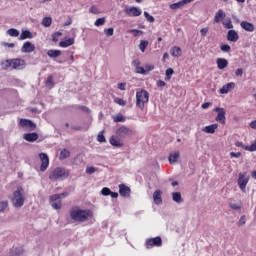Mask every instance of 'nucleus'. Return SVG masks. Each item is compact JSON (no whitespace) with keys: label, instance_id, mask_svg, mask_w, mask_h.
<instances>
[{"label":"nucleus","instance_id":"f257e3e1","mask_svg":"<svg viewBox=\"0 0 256 256\" xmlns=\"http://www.w3.org/2000/svg\"><path fill=\"white\" fill-rule=\"evenodd\" d=\"M70 217L72 221H76L78 223H85V221H89L91 217H93V212L91 210H81V208L76 207L70 211Z\"/></svg>","mask_w":256,"mask_h":256},{"label":"nucleus","instance_id":"f03ea898","mask_svg":"<svg viewBox=\"0 0 256 256\" xmlns=\"http://www.w3.org/2000/svg\"><path fill=\"white\" fill-rule=\"evenodd\" d=\"M69 175H71V172L69 170L57 167L54 170H52L49 174L50 181H65V179L69 178Z\"/></svg>","mask_w":256,"mask_h":256},{"label":"nucleus","instance_id":"7ed1b4c3","mask_svg":"<svg viewBox=\"0 0 256 256\" xmlns=\"http://www.w3.org/2000/svg\"><path fill=\"white\" fill-rule=\"evenodd\" d=\"M13 207L16 209H21L25 205V191L18 187L16 191L13 192V196L10 198Z\"/></svg>","mask_w":256,"mask_h":256},{"label":"nucleus","instance_id":"20e7f679","mask_svg":"<svg viewBox=\"0 0 256 256\" xmlns=\"http://www.w3.org/2000/svg\"><path fill=\"white\" fill-rule=\"evenodd\" d=\"M145 103H149V92L142 89L136 93V107H139L143 111L145 109Z\"/></svg>","mask_w":256,"mask_h":256},{"label":"nucleus","instance_id":"39448f33","mask_svg":"<svg viewBox=\"0 0 256 256\" xmlns=\"http://www.w3.org/2000/svg\"><path fill=\"white\" fill-rule=\"evenodd\" d=\"M61 197H67L66 193L54 194L50 197V203L53 209L59 210L62 207Z\"/></svg>","mask_w":256,"mask_h":256},{"label":"nucleus","instance_id":"423d86ee","mask_svg":"<svg viewBox=\"0 0 256 256\" xmlns=\"http://www.w3.org/2000/svg\"><path fill=\"white\" fill-rule=\"evenodd\" d=\"M247 183H249V176L247 175V173H240L238 178V186L239 189L243 191V193H245L247 189Z\"/></svg>","mask_w":256,"mask_h":256},{"label":"nucleus","instance_id":"0eeeda50","mask_svg":"<svg viewBox=\"0 0 256 256\" xmlns=\"http://www.w3.org/2000/svg\"><path fill=\"white\" fill-rule=\"evenodd\" d=\"M116 135L120 139H127V137H131L133 135V130L127 128L126 126H122L116 130Z\"/></svg>","mask_w":256,"mask_h":256},{"label":"nucleus","instance_id":"6e6552de","mask_svg":"<svg viewBox=\"0 0 256 256\" xmlns=\"http://www.w3.org/2000/svg\"><path fill=\"white\" fill-rule=\"evenodd\" d=\"M8 67H12V69H24L25 68V60L23 59H13L6 60Z\"/></svg>","mask_w":256,"mask_h":256},{"label":"nucleus","instance_id":"1a4fd4ad","mask_svg":"<svg viewBox=\"0 0 256 256\" xmlns=\"http://www.w3.org/2000/svg\"><path fill=\"white\" fill-rule=\"evenodd\" d=\"M19 125L28 131H35V129H37V124L29 119H21Z\"/></svg>","mask_w":256,"mask_h":256},{"label":"nucleus","instance_id":"9d476101","mask_svg":"<svg viewBox=\"0 0 256 256\" xmlns=\"http://www.w3.org/2000/svg\"><path fill=\"white\" fill-rule=\"evenodd\" d=\"M39 157L41 161L40 171L45 172L47 167H49V156L45 153H40Z\"/></svg>","mask_w":256,"mask_h":256},{"label":"nucleus","instance_id":"9b49d317","mask_svg":"<svg viewBox=\"0 0 256 256\" xmlns=\"http://www.w3.org/2000/svg\"><path fill=\"white\" fill-rule=\"evenodd\" d=\"M214 111L218 113L216 116V121H218V123H221L222 125H225V108L216 107L214 108Z\"/></svg>","mask_w":256,"mask_h":256},{"label":"nucleus","instance_id":"f8f14e48","mask_svg":"<svg viewBox=\"0 0 256 256\" xmlns=\"http://www.w3.org/2000/svg\"><path fill=\"white\" fill-rule=\"evenodd\" d=\"M146 245L147 247H161V245H163V240L160 236L150 238L146 241Z\"/></svg>","mask_w":256,"mask_h":256},{"label":"nucleus","instance_id":"ddd939ff","mask_svg":"<svg viewBox=\"0 0 256 256\" xmlns=\"http://www.w3.org/2000/svg\"><path fill=\"white\" fill-rule=\"evenodd\" d=\"M125 13L129 17H139L141 15L142 11H141V8L132 6V7L126 8Z\"/></svg>","mask_w":256,"mask_h":256},{"label":"nucleus","instance_id":"4468645a","mask_svg":"<svg viewBox=\"0 0 256 256\" xmlns=\"http://www.w3.org/2000/svg\"><path fill=\"white\" fill-rule=\"evenodd\" d=\"M119 193L121 197H131V188H129L125 184H120L119 185Z\"/></svg>","mask_w":256,"mask_h":256},{"label":"nucleus","instance_id":"2eb2a0df","mask_svg":"<svg viewBox=\"0 0 256 256\" xmlns=\"http://www.w3.org/2000/svg\"><path fill=\"white\" fill-rule=\"evenodd\" d=\"M226 39L232 43H237L239 41V34L235 30H229Z\"/></svg>","mask_w":256,"mask_h":256},{"label":"nucleus","instance_id":"dca6fc26","mask_svg":"<svg viewBox=\"0 0 256 256\" xmlns=\"http://www.w3.org/2000/svg\"><path fill=\"white\" fill-rule=\"evenodd\" d=\"M23 139H25V141H28L29 143H35V141L39 139V134H37V132L25 133L23 135Z\"/></svg>","mask_w":256,"mask_h":256},{"label":"nucleus","instance_id":"f3484780","mask_svg":"<svg viewBox=\"0 0 256 256\" xmlns=\"http://www.w3.org/2000/svg\"><path fill=\"white\" fill-rule=\"evenodd\" d=\"M193 1L195 0H181L179 2L173 3L170 5V9H181L183 7H185V5L189 4V3H193Z\"/></svg>","mask_w":256,"mask_h":256},{"label":"nucleus","instance_id":"a211bd4d","mask_svg":"<svg viewBox=\"0 0 256 256\" xmlns=\"http://www.w3.org/2000/svg\"><path fill=\"white\" fill-rule=\"evenodd\" d=\"M22 53H33L35 51V46L31 42H25L21 48Z\"/></svg>","mask_w":256,"mask_h":256},{"label":"nucleus","instance_id":"6ab92c4d","mask_svg":"<svg viewBox=\"0 0 256 256\" xmlns=\"http://www.w3.org/2000/svg\"><path fill=\"white\" fill-rule=\"evenodd\" d=\"M240 26L242 29H244V31H248L249 33H253V31H255V25H253L251 22L242 21Z\"/></svg>","mask_w":256,"mask_h":256},{"label":"nucleus","instance_id":"aec40b11","mask_svg":"<svg viewBox=\"0 0 256 256\" xmlns=\"http://www.w3.org/2000/svg\"><path fill=\"white\" fill-rule=\"evenodd\" d=\"M234 87H235L234 82L227 83L226 85L222 86L219 93H221V95H227V93H229V91L233 90Z\"/></svg>","mask_w":256,"mask_h":256},{"label":"nucleus","instance_id":"412c9836","mask_svg":"<svg viewBox=\"0 0 256 256\" xmlns=\"http://www.w3.org/2000/svg\"><path fill=\"white\" fill-rule=\"evenodd\" d=\"M161 195H162L161 190H156L153 193V201L155 205H161L163 203V198L161 197Z\"/></svg>","mask_w":256,"mask_h":256},{"label":"nucleus","instance_id":"4be33fe9","mask_svg":"<svg viewBox=\"0 0 256 256\" xmlns=\"http://www.w3.org/2000/svg\"><path fill=\"white\" fill-rule=\"evenodd\" d=\"M110 144L112 147H123V142H121V138L116 136H111L110 138Z\"/></svg>","mask_w":256,"mask_h":256},{"label":"nucleus","instance_id":"5701e85b","mask_svg":"<svg viewBox=\"0 0 256 256\" xmlns=\"http://www.w3.org/2000/svg\"><path fill=\"white\" fill-rule=\"evenodd\" d=\"M216 63H217L218 69L220 70L227 68V65H229V61H227V59L225 58H218L216 60Z\"/></svg>","mask_w":256,"mask_h":256},{"label":"nucleus","instance_id":"b1692460","mask_svg":"<svg viewBox=\"0 0 256 256\" xmlns=\"http://www.w3.org/2000/svg\"><path fill=\"white\" fill-rule=\"evenodd\" d=\"M219 127V124H212L209 126H205L202 131L204 133H209L210 135H213L215 133V130Z\"/></svg>","mask_w":256,"mask_h":256},{"label":"nucleus","instance_id":"393cba45","mask_svg":"<svg viewBox=\"0 0 256 256\" xmlns=\"http://www.w3.org/2000/svg\"><path fill=\"white\" fill-rule=\"evenodd\" d=\"M71 45H75V38H68L66 40L60 41L59 46L60 47H71Z\"/></svg>","mask_w":256,"mask_h":256},{"label":"nucleus","instance_id":"a878e982","mask_svg":"<svg viewBox=\"0 0 256 256\" xmlns=\"http://www.w3.org/2000/svg\"><path fill=\"white\" fill-rule=\"evenodd\" d=\"M179 156H180V152L176 151L172 154L169 155L168 161L171 165L177 163V161H179Z\"/></svg>","mask_w":256,"mask_h":256},{"label":"nucleus","instance_id":"bb28decb","mask_svg":"<svg viewBox=\"0 0 256 256\" xmlns=\"http://www.w3.org/2000/svg\"><path fill=\"white\" fill-rule=\"evenodd\" d=\"M225 18V12L223 10H218L214 16V23H221V19Z\"/></svg>","mask_w":256,"mask_h":256},{"label":"nucleus","instance_id":"cd10ccee","mask_svg":"<svg viewBox=\"0 0 256 256\" xmlns=\"http://www.w3.org/2000/svg\"><path fill=\"white\" fill-rule=\"evenodd\" d=\"M170 53L172 55V57H181L182 55V51H181V48L178 47V46H173L170 50Z\"/></svg>","mask_w":256,"mask_h":256},{"label":"nucleus","instance_id":"c85d7f7f","mask_svg":"<svg viewBox=\"0 0 256 256\" xmlns=\"http://www.w3.org/2000/svg\"><path fill=\"white\" fill-rule=\"evenodd\" d=\"M19 39L20 41H24V39H33V33H31L29 30H24L22 31Z\"/></svg>","mask_w":256,"mask_h":256},{"label":"nucleus","instance_id":"c756f323","mask_svg":"<svg viewBox=\"0 0 256 256\" xmlns=\"http://www.w3.org/2000/svg\"><path fill=\"white\" fill-rule=\"evenodd\" d=\"M47 55L50 59H57V57H61V50H48Z\"/></svg>","mask_w":256,"mask_h":256},{"label":"nucleus","instance_id":"7c9ffc66","mask_svg":"<svg viewBox=\"0 0 256 256\" xmlns=\"http://www.w3.org/2000/svg\"><path fill=\"white\" fill-rule=\"evenodd\" d=\"M112 119L114 123H125V121H127V118L123 116V114H117L115 116H112Z\"/></svg>","mask_w":256,"mask_h":256},{"label":"nucleus","instance_id":"2f4dec72","mask_svg":"<svg viewBox=\"0 0 256 256\" xmlns=\"http://www.w3.org/2000/svg\"><path fill=\"white\" fill-rule=\"evenodd\" d=\"M172 200L175 203H183V197L181 196V192H173L172 193Z\"/></svg>","mask_w":256,"mask_h":256},{"label":"nucleus","instance_id":"473e14b6","mask_svg":"<svg viewBox=\"0 0 256 256\" xmlns=\"http://www.w3.org/2000/svg\"><path fill=\"white\" fill-rule=\"evenodd\" d=\"M68 157H71V152L67 149L61 150L59 159L63 161L65 159H68Z\"/></svg>","mask_w":256,"mask_h":256},{"label":"nucleus","instance_id":"72a5a7b5","mask_svg":"<svg viewBox=\"0 0 256 256\" xmlns=\"http://www.w3.org/2000/svg\"><path fill=\"white\" fill-rule=\"evenodd\" d=\"M148 46H149V41H147V40H141L140 44L138 45V47L142 53H145V49H147Z\"/></svg>","mask_w":256,"mask_h":256},{"label":"nucleus","instance_id":"f704fd0d","mask_svg":"<svg viewBox=\"0 0 256 256\" xmlns=\"http://www.w3.org/2000/svg\"><path fill=\"white\" fill-rule=\"evenodd\" d=\"M53 23V19L51 17H44L42 19V25L43 27H51V24Z\"/></svg>","mask_w":256,"mask_h":256},{"label":"nucleus","instance_id":"c9c22d12","mask_svg":"<svg viewBox=\"0 0 256 256\" xmlns=\"http://www.w3.org/2000/svg\"><path fill=\"white\" fill-rule=\"evenodd\" d=\"M174 73H175V70H173V68H168L166 70L165 81H171V78L173 77Z\"/></svg>","mask_w":256,"mask_h":256},{"label":"nucleus","instance_id":"e433bc0d","mask_svg":"<svg viewBox=\"0 0 256 256\" xmlns=\"http://www.w3.org/2000/svg\"><path fill=\"white\" fill-rule=\"evenodd\" d=\"M7 35H10V37H19V30L10 28L7 30Z\"/></svg>","mask_w":256,"mask_h":256},{"label":"nucleus","instance_id":"4c0bfd02","mask_svg":"<svg viewBox=\"0 0 256 256\" xmlns=\"http://www.w3.org/2000/svg\"><path fill=\"white\" fill-rule=\"evenodd\" d=\"M7 207H9V201L4 200L0 202V213L5 212V209H7Z\"/></svg>","mask_w":256,"mask_h":256},{"label":"nucleus","instance_id":"58836bf2","mask_svg":"<svg viewBox=\"0 0 256 256\" xmlns=\"http://www.w3.org/2000/svg\"><path fill=\"white\" fill-rule=\"evenodd\" d=\"M220 50L223 53H231V46L229 44H222L220 45Z\"/></svg>","mask_w":256,"mask_h":256},{"label":"nucleus","instance_id":"ea45409f","mask_svg":"<svg viewBox=\"0 0 256 256\" xmlns=\"http://www.w3.org/2000/svg\"><path fill=\"white\" fill-rule=\"evenodd\" d=\"M105 131H101L97 136V141L99 143H107V139H105V135H103Z\"/></svg>","mask_w":256,"mask_h":256},{"label":"nucleus","instance_id":"a19ab883","mask_svg":"<svg viewBox=\"0 0 256 256\" xmlns=\"http://www.w3.org/2000/svg\"><path fill=\"white\" fill-rule=\"evenodd\" d=\"M229 207L230 209H232L233 211H241V204H237V203H229Z\"/></svg>","mask_w":256,"mask_h":256},{"label":"nucleus","instance_id":"79ce46f5","mask_svg":"<svg viewBox=\"0 0 256 256\" xmlns=\"http://www.w3.org/2000/svg\"><path fill=\"white\" fill-rule=\"evenodd\" d=\"M59 37H63V33L62 32H55L52 34V41L54 43H57V41H59Z\"/></svg>","mask_w":256,"mask_h":256},{"label":"nucleus","instance_id":"37998d69","mask_svg":"<svg viewBox=\"0 0 256 256\" xmlns=\"http://www.w3.org/2000/svg\"><path fill=\"white\" fill-rule=\"evenodd\" d=\"M144 17L148 23H155V17L148 14V12H144Z\"/></svg>","mask_w":256,"mask_h":256},{"label":"nucleus","instance_id":"c03bdc74","mask_svg":"<svg viewBox=\"0 0 256 256\" xmlns=\"http://www.w3.org/2000/svg\"><path fill=\"white\" fill-rule=\"evenodd\" d=\"M94 25H95L96 27H101V25H105V17L98 18V19L95 21Z\"/></svg>","mask_w":256,"mask_h":256},{"label":"nucleus","instance_id":"a18cd8bd","mask_svg":"<svg viewBox=\"0 0 256 256\" xmlns=\"http://www.w3.org/2000/svg\"><path fill=\"white\" fill-rule=\"evenodd\" d=\"M101 194L104 195V197H109V195H111V189H109L108 187H104L101 190Z\"/></svg>","mask_w":256,"mask_h":256},{"label":"nucleus","instance_id":"49530a36","mask_svg":"<svg viewBox=\"0 0 256 256\" xmlns=\"http://www.w3.org/2000/svg\"><path fill=\"white\" fill-rule=\"evenodd\" d=\"M47 87H55V84L53 83V76H48L46 80Z\"/></svg>","mask_w":256,"mask_h":256},{"label":"nucleus","instance_id":"de8ad7c7","mask_svg":"<svg viewBox=\"0 0 256 256\" xmlns=\"http://www.w3.org/2000/svg\"><path fill=\"white\" fill-rule=\"evenodd\" d=\"M246 223V216L242 215L237 223L238 227H243V225H245Z\"/></svg>","mask_w":256,"mask_h":256},{"label":"nucleus","instance_id":"09e8293b","mask_svg":"<svg viewBox=\"0 0 256 256\" xmlns=\"http://www.w3.org/2000/svg\"><path fill=\"white\" fill-rule=\"evenodd\" d=\"M114 29L113 28H107L104 30L105 35H107V37H113V33H114Z\"/></svg>","mask_w":256,"mask_h":256},{"label":"nucleus","instance_id":"8fccbe9b","mask_svg":"<svg viewBox=\"0 0 256 256\" xmlns=\"http://www.w3.org/2000/svg\"><path fill=\"white\" fill-rule=\"evenodd\" d=\"M115 103H117L118 105H121L122 107H125V105H127V102L123 100V98H116Z\"/></svg>","mask_w":256,"mask_h":256},{"label":"nucleus","instance_id":"3c124183","mask_svg":"<svg viewBox=\"0 0 256 256\" xmlns=\"http://www.w3.org/2000/svg\"><path fill=\"white\" fill-rule=\"evenodd\" d=\"M136 73H139L140 75H145L146 71L145 68L141 67V66H137L135 68Z\"/></svg>","mask_w":256,"mask_h":256},{"label":"nucleus","instance_id":"603ef678","mask_svg":"<svg viewBox=\"0 0 256 256\" xmlns=\"http://www.w3.org/2000/svg\"><path fill=\"white\" fill-rule=\"evenodd\" d=\"M130 33H134V37H139V35H143V31L137 29L130 30Z\"/></svg>","mask_w":256,"mask_h":256},{"label":"nucleus","instance_id":"864d4df0","mask_svg":"<svg viewBox=\"0 0 256 256\" xmlns=\"http://www.w3.org/2000/svg\"><path fill=\"white\" fill-rule=\"evenodd\" d=\"M236 147H242V149H245V151H247V149H249L250 146H246L245 144H243V142H239L237 141L235 143Z\"/></svg>","mask_w":256,"mask_h":256},{"label":"nucleus","instance_id":"5fc2aeb1","mask_svg":"<svg viewBox=\"0 0 256 256\" xmlns=\"http://www.w3.org/2000/svg\"><path fill=\"white\" fill-rule=\"evenodd\" d=\"M78 109H80V111H83L84 113H91V109H89V107L87 106H78Z\"/></svg>","mask_w":256,"mask_h":256},{"label":"nucleus","instance_id":"6e6d98bb","mask_svg":"<svg viewBox=\"0 0 256 256\" xmlns=\"http://www.w3.org/2000/svg\"><path fill=\"white\" fill-rule=\"evenodd\" d=\"M95 171H96V169L93 166L86 168V173L88 175H93V173H95Z\"/></svg>","mask_w":256,"mask_h":256},{"label":"nucleus","instance_id":"4d7b16f0","mask_svg":"<svg viewBox=\"0 0 256 256\" xmlns=\"http://www.w3.org/2000/svg\"><path fill=\"white\" fill-rule=\"evenodd\" d=\"M89 12L93 13L94 15H99V9H97V6H92Z\"/></svg>","mask_w":256,"mask_h":256},{"label":"nucleus","instance_id":"13d9d810","mask_svg":"<svg viewBox=\"0 0 256 256\" xmlns=\"http://www.w3.org/2000/svg\"><path fill=\"white\" fill-rule=\"evenodd\" d=\"M235 76H236V77H243V68H238V69L235 71Z\"/></svg>","mask_w":256,"mask_h":256},{"label":"nucleus","instance_id":"bf43d9fd","mask_svg":"<svg viewBox=\"0 0 256 256\" xmlns=\"http://www.w3.org/2000/svg\"><path fill=\"white\" fill-rule=\"evenodd\" d=\"M246 149L247 151H251V152L256 151V140L254 141L253 144L250 145L249 148H246Z\"/></svg>","mask_w":256,"mask_h":256},{"label":"nucleus","instance_id":"052dcab7","mask_svg":"<svg viewBox=\"0 0 256 256\" xmlns=\"http://www.w3.org/2000/svg\"><path fill=\"white\" fill-rule=\"evenodd\" d=\"M200 33H201V35H202V37H205L206 35H207V33H209V28H202L201 30H200Z\"/></svg>","mask_w":256,"mask_h":256},{"label":"nucleus","instance_id":"680f3d73","mask_svg":"<svg viewBox=\"0 0 256 256\" xmlns=\"http://www.w3.org/2000/svg\"><path fill=\"white\" fill-rule=\"evenodd\" d=\"M167 83L163 80H158L157 81V87H166Z\"/></svg>","mask_w":256,"mask_h":256},{"label":"nucleus","instance_id":"e2e57ef3","mask_svg":"<svg viewBox=\"0 0 256 256\" xmlns=\"http://www.w3.org/2000/svg\"><path fill=\"white\" fill-rule=\"evenodd\" d=\"M126 86L127 84L125 82L118 83V89H120V91H125Z\"/></svg>","mask_w":256,"mask_h":256},{"label":"nucleus","instance_id":"0e129e2a","mask_svg":"<svg viewBox=\"0 0 256 256\" xmlns=\"http://www.w3.org/2000/svg\"><path fill=\"white\" fill-rule=\"evenodd\" d=\"M226 29H233V22L231 20H228V22L225 23Z\"/></svg>","mask_w":256,"mask_h":256},{"label":"nucleus","instance_id":"69168bd1","mask_svg":"<svg viewBox=\"0 0 256 256\" xmlns=\"http://www.w3.org/2000/svg\"><path fill=\"white\" fill-rule=\"evenodd\" d=\"M230 157L239 158L241 157V152H231Z\"/></svg>","mask_w":256,"mask_h":256},{"label":"nucleus","instance_id":"338daca9","mask_svg":"<svg viewBox=\"0 0 256 256\" xmlns=\"http://www.w3.org/2000/svg\"><path fill=\"white\" fill-rule=\"evenodd\" d=\"M132 65L135 67V69H136V67H139V65H141V61H139V59H136V60H133L132 61Z\"/></svg>","mask_w":256,"mask_h":256},{"label":"nucleus","instance_id":"774afa93","mask_svg":"<svg viewBox=\"0 0 256 256\" xmlns=\"http://www.w3.org/2000/svg\"><path fill=\"white\" fill-rule=\"evenodd\" d=\"M250 127H251V129H256V120H254L250 123Z\"/></svg>","mask_w":256,"mask_h":256}]
</instances>
